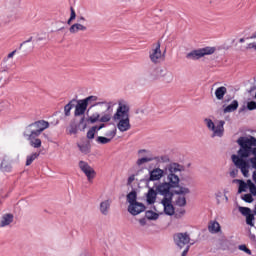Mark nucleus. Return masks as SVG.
<instances>
[{"instance_id":"nucleus-1","label":"nucleus","mask_w":256,"mask_h":256,"mask_svg":"<svg viewBox=\"0 0 256 256\" xmlns=\"http://www.w3.org/2000/svg\"><path fill=\"white\" fill-rule=\"evenodd\" d=\"M89 109L98 107V110L89 116L88 121L93 125L95 123H109L113 117V108L117 105V101H99L97 96H88L82 99Z\"/></svg>"},{"instance_id":"nucleus-2","label":"nucleus","mask_w":256,"mask_h":256,"mask_svg":"<svg viewBox=\"0 0 256 256\" xmlns=\"http://www.w3.org/2000/svg\"><path fill=\"white\" fill-rule=\"evenodd\" d=\"M238 145H240V149L237 152V155H232V161L234 165L241 170V173L244 177L249 175V164L246 159L253 153L254 158H256V138L253 136L249 137H240L237 140Z\"/></svg>"},{"instance_id":"nucleus-3","label":"nucleus","mask_w":256,"mask_h":256,"mask_svg":"<svg viewBox=\"0 0 256 256\" xmlns=\"http://www.w3.org/2000/svg\"><path fill=\"white\" fill-rule=\"evenodd\" d=\"M45 129H49V122L45 120H38L26 126L23 135L34 149H39L41 147L42 142L39 136Z\"/></svg>"},{"instance_id":"nucleus-4","label":"nucleus","mask_w":256,"mask_h":256,"mask_svg":"<svg viewBox=\"0 0 256 256\" xmlns=\"http://www.w3.org/2000/svg\"><path fill=\"white\" fill-rule=\"evenodd\" d=\"M129 111H131L129 104L123 101H119L116 112L112 115L111 119L117 123L116 127L120 133H125L131 129Z\"/></svg>"},{"instance_id":"nucleus-5","label":"nucleus","mask_w":256,"mask_h":256,"mask_svg":"<svg viewBox=\"0 0 256 256\" xmlns=\"http://www.w3.org/2000/svg\"><path fill=\"white\" fill-rule=\"evenodd\" d=\"M185 171V167L183 165L177 163H171L166 166L165 174L167 175V181H170L174 185H179V175L177 173H181Z\"/></svg>"},{"instance_id":"nucleus-6","label":"nucleus","mask_w":256,"mask_h":256,"mask_svg":"<svg viewBox=\"0 0 256 256\" xmlns=\"http://www.w3.org/2000/svg\"><path fill=\"white\" fill-rule=\"evenodd\" d=\"M204 123L209 131H212V137H223L225 134V121L219 120L215 125L213 120L206 118L204 119Z\"/></svg>"},{"instance_id":"nucleus-7","label":"nucleus","mask_w":256,"mask_h":256,"mask_svg":"<svg viewBox=\"0 0 256 256\" xmlns=\"http://www.w3.org/2000/svg\"><path fill=\"white\" fill-rule=\"evenodd\" d=\"M215 47H204L196 50H192L186 54V59L189 61H199L205 55H213L215 53Z\"/></svg>"},{"instance_id":"nucleus-8","label":"nucleus","mask_w":256,"mask_h":256,"mask_svg":"<svg viewBox=\"0 0 256 256\" xmlns=\"http://www.w3.org/2000/svg\"><path fill=\"white\" fill-rule=\"evenodd\" d=\"M127 201L129 202L128 212L131 215H139V211H145V205H143V203L137 202V192H130L127 195ZM135 208L139 209V211H135Z\"/></svg>"},{"instance_id":"nucleus-9","label":"nucleus","mask_w":256,"mask_h":256,"mask_svg":"<svg viewBox=\"0 0 256 256\" xmlns=\"http://www.w3.org/2000/svg\"><path fill=\"white\" fill-rule=\"evenodd\" d=\"M149 59L154 65H159L161 61L165 60V54L161 52V42L152 45V48L149 51Z\"/></svg>"},{"instance_id":"nucleus-10","label":"nucleus","mask_w":256,"mask_h":256,"mask_svg":"<svg viewBox=\"0 0 256 256\" xmlns=\"http://www.w3.org/2000/svg\"><path fill=\"white\" fill-rule=\"evenodd\" d=\"M176 187H179V184H174L170 180H167V182H163L157 187V192L159 195H163L164 199H173L171 189H176Z\"/></svg>"},{"instance_id":"nucleus-11","label":"nucleus","mask_w":256,"mask_h":256,"mask_svg":"<svg viewBox=\"0 0 256 256\" xmlns=\"http://www.w3.org/2000/svg\"><path fill=\"white\" fill-rule=\"evenodd\" d=\"M87 21L84 16L77 18V22L70 26L69 31L72 35H77V33H85L87 31V26L83 22Z\"/></svg>"},{"instance_id":"nucleus-12","label":"nucleus","mask_w":256,"mask_h":256,"mask_svg":"<svg viewBox=\"0 0 256 256\" xmlns=\"http://www.w3.org/2000/svg\"><path fill=\"white\" fill-rule=\"evenodd\" d=\"M79 167L81 171L86 175L89 182L95 179V175H97V173L95 172V169L89 165V163L82 160L79 162Z\"/></svg>"},{"instance_id":"nucleus-13","label":"nucleus","mask_w":256,"mask_h":256,"mask_svg":"<svg viewBox=\"0 0 256 256\" xmlns=\"http://www.w3.org/2000/svg\"><path fill=\"white\" fill-rule=\"evenodd\" d=\"M191 241V237L187 232L185 233H177L174 235V242L177 247L180 249H183L185 245H189V242Z\"/></svg>"},{"instance_id":"nucleus-14","label":"nucleus","mask_w":256,"mask_h":256,"mask_svg":"<svg viewBox=\"0 0 256 256\" xmlns=\"http://www.w3.org/2000/svg\"><path fill=\"white\" fill-rule=\"evenodd\" d=\"M173 198H163L161 203L164 207L165 215H169L170 217L175 215V207L173 206Z\"/></svg>"},{"instance_id":"nucleus-15","label":"nucleus","mask_w":256,"mask_h":256,"mask_svg":"<svg viewBox=\"0 0 256 256\" xmlns=\"http://www.w3.org/2000/svg\"><path fill=\"white\" fill-rule=\"evenodd\" d=\"M77 104L75 105L74 116L81 117L85 115V111H87V104L83 99L77 100Z\"/></svg>"},{"instance_id":"nucleus-16","label":"nucleus","mask_w":256,"mask_h":256,"mask_svg":"<svg viewBox=\"0 0 256 256\" xmlns=\"http://www.w3.org/2000/svg\"><path fill=\"white\" fill-rule=\"evenodd\" d=\"M165 75V69L161 67H156L152 71H150L148 75L149 81H157L158 79H161Z\"/></svg>"},{"instance_id":"nucleus-17","label":"nucleus","mask_w":256,"mask_h":256,"mask_svg":"<svg viewBox=\"0 0 256 256\" xmlns=\"http://www.w3.org/2000/svg\"><path fill=\"white\" fill-rule=\"evenodd\" d=\"M149 175H150V177H149L150 181H159L165 175V170H163L161 168H154L153 170H151L149 172Z\"/></svg>"},{"instance_id":"nucleus-18","label":"nucleus","mask_w":256,"mask_h":256,"mask_svg":"<svg viewBox=\"0 0 256 256\" xmlns=\"http://www.w3.org/2000/svg\"><path fill=\"white\" fill-rule=\"evenodd\" d=\"M13 163V160H11L8 156H5L1 162L0 169L4 173H11V169H13V166H11Z\"/></svg>"},{"instance_id":"nucleus-19","label":"nucleus","mask_w":256,"mask_h":256,"mask_svg":"<svg viewBox=\"0 0 256 256\" xmlns=\"http://www.w3.org/2000/svg\"><path fill=\"white\" fill-rule=\"evenodd\" d=\"M105 123L107 122H101L99 126H92L87 132V139H95V133H97V131H101V129H105Z\"/></svg>"},{"instance_id":"nucleus-20","label":"nucleus","mask_w":256,"mask_h":256,"mask_svg":"<svg viewBox=\"0 0 256 256\" xmlns=\"http://www.w3.org/2000/svg\"><path fill=\"white\" fill-rule=\"evenodd\" d=\"M208 231L212 233V235L221 233V224H219L217 220H211L208 224Z\"/></svg>"},{"instance_id":"nucleus-21","label":"nucleus","mask_w":256,"mask_h":256,"mask_svg":"<svg viewBox=\"0 0 256 256\" xmlns=\"http://www.w3.org/2000/svg\"><path fill=\"white\" fill-rule=\"evenodd\" d=\"M99 210L102 215H109V211H111V200L108 199L102 201L100 203Z\"/></svg>"},{"instance_id":"nucleus-22","label":"nucleus","mask_w":256,"mask_h":256,"mask_svg":"<svg viewBox=\"0 0 256 256\" xmlns=\"http://www.w3.org/2000/svg\"><path fill=\"white\" fill-rule=\"evenodd\" d=\"M77 147L83 155H89L91 153V143L89 141H84L82 143H78Z\"/></svg>"},{"instance_id":"nucleus-23","label":"nucleus","mask_w":256,"mask_h":256,"mask_svg":"<svg viewBox=\"0 0 256 256\" xmlns=\"http://www.w3.org/2000/svg\"><path fill=\"white\" fill-rule=\"evenodd\" d=\"M146 201L148 205H153L155 201H157V192L153 188L148 190L146 194Z\"/></svg>"},{"instance_id":"nucleus-24","label":"nucleus","mask_w":256,"mask_h":256,"mask_svg":"<svg viewBox=\"0 0 256 256\" xmlns=\"http://www.w3.org/2000/svg\"><path fill=\"white\" fill-rule=\"evenodd\" d=\"M214 95L218 101H223L225 95H227V87L225 86L218 87L215 90Z\"/></svg>"},{"instance_id":"nucleus-25","label":"nucleus","mask_w":256,"mask_h":256,"mask_svg":"<svg viewBox=\"0 0 256 256\" xmlns=\"http://www.w3.org/2000/svg\"><path fill=\"white\" fill-rule=\"evenodd\" d=\"M14 216L13 214H4L0 220V227H7L13 223Z\"/></svg>"},{"instance_id":"nucleus-26","label":"nucleus","mask_w":256,"mask_h":256,"mask_svg":"<svg viewBox=\"0 0 256 256\" xmlns=\"http://www.w3.org/2000/svg\"><path fill=\"white\" fill-rule=\"evenodd\" d=\"M239 109V101L233 100L232 103L223 109V113H233Z\"/></svg>"},{"instance_id":"nucleus-27","label":"nucleus","mask_w":256,"mask_h":256,"mask_svg":"<svg viewBox=\"0 0 256 256\" xmlns=\"http://www.w3.org/2000/svg\"><path fill=\"white\" fill-rule=\"evenodd\" d=\"M66 131H68L69 135H77V122H75V120H72Z\"/></svg>"},{"instance_id":"nucleus-28","label":"nucleus","mask_w":256,"mask_h":256,"mask_svg":"<svg viewBox=\"0 0 256 256\" xmlns=\"http://www.w3.org/2000/svg\"><path fill=\"white\" fill-rule=\"evenodd\" d=\"M233 183L239 184L238 193H245L247 191V183H245V181L234 179Z\"/></svg>"},{"instance_id":"nucleus-29","label":"nucleus","mask_w":256,"mask_h":256,"mask_svg":"<svg viewBox=\"0 0 256 256\" xmlns=\"http://www.w3.org/2000/svg\"><path fill=\"white\" fill-rule=\"evenodd\" d=\"M75 101H77V100L73 99L68 104H66L64 106V114L66 117H69L71 115V109H73V107H75V104H73V103H75Z\"/></svg>"},{"instance_id":"nucleus-30","label":"nucleus","mask_w":256,"mask_h":256,"mask_svg":"<svg viewBox=\"0 0 256 256\" xmlns=\"http://www.w3.org/2000/svg\"><path fill=\"white\" fill-rule=\"evenodd\" d=\"M153 156H144L137 160L136 165L141 167V165H145V163H150V161H154Z\"/></svg>"},{"instance_id":"nucleus-31","label":"nucleus","mask_w":256,"mask_h":256,"mask_svg":"<svg viewBox=\"0 0 256 256\" xmlns=\"http://www.w3.org/2000/svg\"><path fill=\"white\" fill-rule=\"evenodd\" d=\"M146 219H149V221H157V219H159V214L153 210H148L146 211Z\"/></svg>"},{"instance_id":"nucleus-32","label":"nucleus","mask_w":256,"mask_h":256,"mask_svg":"<svg viewBox=\"0 0 256 256\" xmlns=\"http://www.w3.org/2000/svg\"><path fill=\"white\" fill-rule=\"evenodd\" d=\"M189 193H191V190H189V188L183 187V186H178V189L175 190L176 195H189Z\"/></svg>"},{"instance_id":"nucleus-33","label":"nucleus","mask_w":256,"mask_h":256,"mask_svg":"<svg viewBox=\"0 0 256 256\" xmlns=\"http://www.w3.org/2000/svg\"><path fill=\"white\" fill-rule=\"evenodd\" d=\"M37 157H39V153H37V152L32 153L31 155H28L26 157V166L29 167V165H31V163H33V161H35V159H37Z\"/></svg>"},{"instance_id":"nucleus-34","label":"nucleus","mask_w":256,"mask_h":256,"mask_svg":"<svg viewBox=\"0 0 256 256\" xmlns=\"http://www.w3.org/2000/svg\"><path fill=\"white\" fill-rule=\"evenodd\" d=\"M96 143L99 145H107V143H111V139L107 138V136H98L96 138Z\"/></svg>"},{"instance_id":"nucleus-35","label":"nucleus","mask_w":256,"mask_h":256,"mask_svg":"<svg viewBox=\"0 0 256 256\" xmlns=\"http://www.w3.org/2000/svg\"><path fill=\"white\" fill-rule=\"evenodd\" d=\"M175 203L178 207H185L187 205V198L185 196H178Z\"/></svg>"},{"instance_id":"nucleus-36","label":"nucleus","mask_w":256,"mask_h":256,"mask_svg":"<svg viewBox=\"0 0 256 256\" xmlns=\"http://www.w3.org/2000/svg\"><path fill=\"white\" fill-rule=\"evenodd\" d=\"M115 135H117V127H113V128H111L110 130H108L106 133H105V136L107 137V138H109L110 139V141H112L113 140V138L115 137Z\"/></svg>"},{"instance_id":"nucleus-37","label":"nucleus","mask_w":256,"mask_h":256,"mask_svg":"<svg viewBox=\"0 0 256 256\" xmlns=\"http://www.w3.org/2000/svg\"><path fill=\"white\" fill-rule=\"evenodd\" d=\"M162 77H164V81H165L166 83H173V79H174L173 73L167 72V71L165 70L164 75H163Z\"/></svg>"},{"instance_id":"nucleus-38","label":"nucleus","mask_w":256,"mask_h":256,"mask_svg":"<svg viewBox=\"0 0 256 256\" xmlns=\"http://www.w3.org/2000/svg\"><path fill=\"white\" fill-rule=\"evenodd\" d=\"M70 18L67 21L68 25H71V22L75 21V19L77 18V13H75V9H73V7L70 8Z\"/></svg>"},{"instance_id":"nucleus-39","label":"nucleus","mask_w":256,"mask_h":256,"mask_svg":"<svg viewBox=\"0 0 256 256\" xmlns=\"http://www.w3.org/2000/svg\"><path fill=\"white\" fill-rule=\"evenodd\" d=\"M138 156L139 157H153L151 155V152L149 150H146V149H141L138 151Z\"/></svg>"},{"instance_id":"nucleus-40","label":"nucleus","mask_w":256,"mask_h":256,"mask_svg":"<svg viewBox=\"0 0 256 256\" xmlns=\"http://www.w3.org/2000/svg\"><path fill=\"white\" fill-rule=\"evenodd\" d=\"M239 211H240V213H241L242 215H244L245 217L251 215V209H250V208L240 206V207H239Z\"/></svg>"},{"instance_id":"nucleus-41","label":"nucleus","mask_w":256,"mask_h":256,"mask_svg":"<svg viewBox=\"0 0 256 256\" xmlns=\"http://www.w3.org/2000/svg\"><path fill=\"white\" fill-rule=\"evenodd\" d=\"M243 201L246 203H253V196L251 194H244L242 196Z\"/></svg>"},{"instance_id":"nucleus-42","label":"nucleus","mask_w":256,"mask_h":256,"mask_svg":"<svg viewBox=\"0 0 256 256\" xmlns=\"http://www.w3.org/2000/svg\"><path fill=\"white\" fill-rule=\"evenodd\" d=\"M255 219V216H253V214H249L248 216H246V223L247 225H250V227H253V220Z\"/></svg>"},{"instance_id":"nucleus-43","label":"nucleus","mask_w":256,"mask_h":256,"mask_svg":"<svg viewBox=\"0 0 256 256\" xmlns=\"http://www.w3.org/2000/svg\"><path fill=\"white\" fill-rule=\"evenodd\" d=\"M247 109L248 111H255L256 109V102L255 101H250L247 103Z\"/></svg>"},{"instance_id":"nucleus-44","label":"nucleus","mask_w":256,"mask_h":256,"mask_svg":"<svg viewBox=\"0 0 256 256\" xmlns=\"http://www.w3.org/2000/svg\"><path fill=\"white\" fill-rule=\"evenodd\" d=\"M249 183V189H250V193L254 196H256V186L255 184H253V182H251L250 180L248 181Z\"/></svg>"},{"instance_id":"nucleus-45","label":"nucleus","mask_w":256,"mask_h":256,"mask_svg":"<svg viewBox=\"0 0 256 256\" xmlns=\"http://www.w3.org/2000/svg\"><path fill=\"white\" fill-rule=\"evenodd\" d=\"M238 249L240 251H244V253H247V255H251V250L249 248H247L246 245H240V246H238Z\"/></svg>"},{"instance_id":"nucleus-46","label":"nucleus","mask_w":256,"mask_h":256,"mask_svg":"<svg viewBox=\"0 0 256 256\" xmlns=\"http://www.w3.org/2000/svg\"><path fill=\"white\" fill-rule=\"evenodd\" d=\"M238 173H239V170L233 169V170L230 171V177L235 179V177H237Z\"/></svg>"},{"instance_id":"nucleus-47","label":"nucleus","mask_w":256,"mask_h":256,"mask_svg":"<svg viewBox=\"0 0 256 256\" xmlns=\"http://www.w3.org/2000/svg\"><path fill=\"white\" fill-rule=\"evenodd\" d=\"M246 49H254L256 51V42L247 44Z\"/></svg>"},{"instance_id":"nucleus-48","label":"nucleus","mask_w":256,"mask_h":256,"mask_svg":"<svg viewBox=\"0 0 256 256\" xmlns=\"http://www.w3.org/2000/svg\"><path fill=\"white\" fill-rule=\"evenodd\" d=\"M139 223L141 227H145V225H147V218L139 219Z\"/></svg>"},{"instance_id":"nucleus-49","label":"nucleus","mask_w":256,"mask_h":256,"mask_svg":"<svg viewBox=\"0 0 256 256\" xmlns=\"http://www.w3.org/2000/svg\"><path fill=\"white\" fill-rule=\"evenodd\" d=\"M15 53H17V50H14L11 53H9L6 59H13V57H15Z\"/></svg>"},{"instance_id":"nucleus-50","label":"nucleus","mask_w":256,"mask_h":256,"mask_svg":"<svg viewBox=\"0 0 256 256\" xmlns=\"http://www.w3.org/2000/svg\"><path fill=\"white\" fill-rule=\"evenodd\" d=\"M221 197H223V194L221 192H219L218 194H216V198H217V203H221Z\"/></svg>"},{"instance_id":"nucleus-51","label":"nucleus","mask_w":256,"mask_h":256,"mask_svg":"<svg viewBox=\"0 0 256 256\" xmlns=\"http://www.w3.org/2000/svg\"><path fill=\"white\" fill-rule=\"evenodd\" d=\"M134 181H135V176H130V177L128 178L127 183H128V185H131V183H133Z\"/></svg>"},{"instance_id":"nucleus-52","label":"nucleus","mask_w":256,"mask_h":256,"mask_svg":"<svg viewBox=\"0 0 256 256\" xmlns=\"http://www.w3.org/2000/svg\"><path fill=\"white\" fill-rule=\"evenodd\" d=\"M187 253H189V246H187L186 249L182 252V256H186Z\"/></svg>"},{"instance_id":"nucleus-53","label":"nucleus","mask_w":256,"mask_h":256,"mask_svg":"<svg viewBox=\"0 0 256 256\" xmlns=\"http://www.w3.org/2000/svg\"><path fill=\"white\" fill-rule=\"evenodd\" d=\"M33 41V37H30L28 40L24 41L21 45H25V43H31Z\"/></svg>"},{"instance_id":"nucleus-54","label":"nucleus","mask_w":256,"mask_h":256,"mask_svg":"<svg viewBox=\"0 0 256 256\" xmlns=\"http://www.w3.org/2000/svg\"><path fill=\"white\" fill-rule=\"evenodd\" d=\"M222 197H224L226 203L229 201V197H227V195L224 194Z\"/></svg>"},{"instance_id":"nucleus-55","label":"nucleus","mask_w":256,"mask_h":256,"mask_svg":"<svg viewBox=\"0 0 256 256\" xmlns=\"http://www.w3.org/2000/svg\"><path fill=\"white\" fill-rule=\"evenodd\" d=\"M134 211H139V214H141V213H143V211H145V210H139V208H134Z\"/></svg>"},{"instance_id":"nucleus-56","label":"nucleus","mask_w":256,"mask_h":256,"mask_svg":"<svg viewBox=\"0 0 256 256\" xmlns=\"http://www.w3.org/2000/svg\"><path fill=\"white\" fill-rule=\"evenodd\" d=\"M180 214H181V215H185V209H181V210H180Z\"/></svg>"},{"instance_id":"nucleus-57","label":"nucleus","mask_w":256,"mask_h":256,"mask_svg":"<svg viewBox=\"0 0 256 256\" xmlns=\"http://www.w3.org/2000/svg\"><path fill=\"white\" fill-rule=\"evenodd\" d=\"M239 43H245V38H241V39L239 40Z\"/></svg>"},{"instance_id":"nucleus-58","label":"nucleus","mask_w":256,"mask_h":256,"mask_svg":"<svg viewBox=\"0 0 256 256\" xmlns=\"http://www.w3.org/2000/svg\"><path fill=\"white\" fill-rule=\"evenodd\" d=\"M36 41H37V42L43 41V38H42V37H39V38L36 39Z\"/></svg>"},{"instance_id":"nucleus-59","label":"nucleus","mask_w":256,"mask_h":256,"mask_svg":"<svg viewBox=\"0 0 256 256\" xmlns=\"http://www.w3.org/2000/svg\"><path fill=\"white\" fill-rule=\"evenodd\" d=\"M136 113H145V110H137Z\"/></svg>"},{"instance_id":"nucleus-60","label":"nucleus","mask_w":256,"mask_h":256,"mask_svg":"<svg viewBox=\"0 0 256 256\" xmlns=\"http://www.w3.org/2000/svg\"><path fill=\"white\" fill-rule=\"evenodd\" d=\"M85 121V118H81L80 123H83Z\"/></svg>"}]
</instances>
